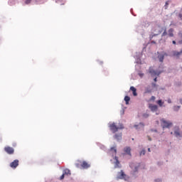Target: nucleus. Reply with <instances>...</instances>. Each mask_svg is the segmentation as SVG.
<instances>
[{
  "label": "nucleus",
  "instance_id": "obj_32",
  "mask_svg": "<svg viewBox=\"0 0 182 182\" xmlns=\"http://www.w3.org/2000/svg\"><path fill=\"white\" fill-rule=\"evenodd\" d=\"M172 43H173V45H176V41H172Z\"/></svg>",
  "mask_w": 182,
  "mask_h": 182
},
{
  "label": "nucleus",
  "instance_id": "obj_37",
  "mask_svg": "<svg viewBox=\"0 0 182 182\" xmlns=\"http://www.w3.org/2000/svg\"><path fill=\"white\" fill-rule=\"evenodd\" d=\"M180 103L182 105V99L180 100Z\"/></svg>",
  "mask_w": 182,
  "mask_h": 182
},
{
  "label": "nucleus",
  "instance_id": "obj_6",
  "mask_svg": "<svg viewBox=\"0 0 182 182\" xmlns=\"http://www.w3.org/2000/svg\"><path fill=\"white\" fill-rule=\"evenodd\" d=\"M4 151H6L7 154H14V153H15V150L11 146H5Z\"/></svg>",
  "mask_w": 182,
  "mask_h": 182
},
{
  "label": "nucleus",
  "instance_id": "obj_30",
  "mask_svg": "<svg viewBox=\"0 0 182 182\" xmlns=\"http://www.w3.org/2000/svg\"><path fill=\"white\" fill-rule=\"evenodd\" d=\"M151 100H156V97L152 96V97H151Z\"/></svg>",
  "mask_w": 182,
  "mask_h": 182
},
{
  "label": "nucleus",
  "instance_id": "obj_25",
  "mask_svg": "<svg viewBox=\"0 0 182 182\" xmlns=\"http://www.w3.org/2000/svg\"><path fill=\"white\" fill-rule=\"evenodd\" d=\"M139 154L140 156H144V154H146V150H142Z\"/></svg>",
  "mask_w": 182,
  "mask_h": 182
},
{
  "label": "nucleus",
  "instance_id": "obj_5",
  "mask_svg": "<svg viewBox=\"0 0 182 182\" xmlns=\"http://www.w3.org/2000/svg\"><path fill=\"white\" fill-rule=\"evenodd\" d=\"M117 180H124L125 181H127L129 180V176L124 173L123 171H121L118 173V175L117 176Z\"/></svg>",
  "mask_w": 182,
  "mask_h": 182
},
{
  "label": "nucleus",
  "instance_id": "obj_36",
  "mask_svg": "<svg viewBox=\"0 0 182 182\" xmlns=\"http://www.w3.org/2000/svg\"><path fill=\"white\" fill-rule=\"evenodd\" d=\"M135 128L138 129L137 127H139V125H134V126Z\"/></svg>",
  "mask_w": 182,
  "mask_h": 182
},
{
  "label": "nucleus",
  "instance_id": "obj_18",
  "mask_svg": "<svg viewBox=\"0 0 182 182\" xmlns=\"http://www.w3.org/2000/svg\"><path fill=\"white\" fill-rule=\"evenodd\" d=\"M158 58L159 59V62H163L164 60V55H158Z\"/></svg>",
  "mask_w": 182,
  "mask_h": 182
},
{
  "label": "nucleus",
  "instance_id": "obj_34",
  "mask_svg": "<svg viewBox=\"0 0 182 182\" xmlns=\"http://www.w3.org/2000/svg\"><path fill=\"white\" fill-rule=\"evenodd\" d=\"M154 82H157V77H155V78L154 79Z\"/></svg>",
  "mask_w": 182,
  "mask_h": 182
},
{
  "label": "nucleus",
  "instance_id": "obj_38",
  "mask_svg": "<svg viewBox=\"0 0 182 182\" xmlns=\"http://www.w3.org/2000/svg\"><path fill=\"white\" fill-rule=\"evenodd\" d=\"M148 151H151L150 150V148L148 149Z\"/></svg>",
  "mask_w": 182,
  "mask_h": 182
},
{
  "label": "nucleus",
  "instance_id": "obj_15",
  "mask_svg": "<svg viewBox=\"0 0 182 182\" xmlns=\"http://www.w3.org/2000/svg\"><path fill=\"white\" fill-rule=\"evenodd\" d=\"M149 73H151L152 76H156V75H160V73H157L154 70H149Z\"/></svg>",
  "mask_w": 182,
  "mask_h": 182
},
{
  "label": "nucleus",
  "instance_id": "obj_21",
  "mask_svg": "<svg viewBox=\"0 0 182 182\" xmlns=\"http://www.w3.org/2000/svg\"><path fill=\"white\" fill-rule=\"evenodd\" d=\"M157 105H159V106H160L161 107V106H163V105H164V102H161V100H159L157 101Z\"/></svg>",
  "mask_w": 182,
  "mask_h": 182
},
{
  "label": "nucleus",
  "instance_id": "obj_33",
  "mask_svg": "<svg viewBox=\"0 0 182 182\" xmlns=\"http://www.w3.org/2000/svg\"><path fill=\"white\" fill-rule=\"evenodd\" d=\"M179 36H180V38H182V33H179Z\"/></svg>",
  "mask_w": 182,
  "mask_h": 182
},
{
  "label": "nucleus",
  "instance_id": "obj_40",
  "mask_svg": "<svg viewBox=\"0 0 182 182\" xmlns=\"http://www.w3.org/2000/svg\"><path fill=\"white\" fill-rule=\"evenodd\" d=\"M171 134H173V132H171Z\"/></svg>",
  "mask_w": 182,
  "mask_h": 182
},
{
  "label": "nucleus",
  "instance_id": "obj_3",
  "mask_svg": "<svg viewBox=\"0 0 182 182\" xmlns=\"http://www.w3.org/2000/svg\"><path fill=\"white\" fill-rule=\"evenodd\" d=\"M161 127L163 129H170L173 126V122L167 121L164 119H161Z\"/></svg>",
  "mask_w": 182,
  "mask_h": 182
},
{
  "label": "nucleus",
  "instance_id": "obj_27",
  "mask_svg": "<svg viewBox=\"0 0 182 182\" xmlns=\"http://www.w3.org/2000/svg\"><path fill=\"white\" fill-rule=\"evenodd\" d=\"M65 178V175L63 173L62 176L60 177V180H63Z\"/></svg>",
  "mask_w": 182,
  "mask_h": 182
},
{
  "label": "nucleus",
  "instance_id": "obj_39",
  "mask_svg": "<svg viewBox=\"0 0 182 182\" xmlns=\"http://www.w3.org/2000/svg\"><path fill=\"white\" fill-rule=\"evenodd\" d=\"M149 140H151V138H150V136H149Z\"/></svg>",
  "mask_w": 182,
  "mask_h": 182
},
{
  "label": "nucleus",
  "instance_id": "obj_8",
  "mask_svg": "<svg viewBox=\"0 0 182 182\" xmlns=\"http://www.w3.org/2000/svg\"><path fill=\"white\" fill-rule=\"evenodd\" d=\"M124 151L125 152L126 154H128L129 156H132V149L130 146H127L124 149Z\"/></svg>",
  "mask_w": 182,
  "mask_h": 182
},
{
  "label": "nucleus",
  "instance_id": "obj_4",
  "mask_svg": "<svg viewBox=\"0 0 182 182\" xmlns=\"http://www.w3.org/2000/svg\"><path fill=\"white\" fill-rule=\"evenodd\" d=\"M155 31H157L156 35H160V33H161V32H163V31H164V33L161 35L162 38H163V36H167V30L164 28H162L160 26H158L157 27H156Z\"/></svg>",
  "mask_w": 182,
  "mask_h": 182
},
{
  "label": "nucleus",
  "instance_id": "obj_13",
  "mask_svg": "<svg viewBox=\"0 0 182 182\" xmlns=\"http://www.w3.org/2000/svg\"><path fill=\"white\" fill-rule=\"evenodd\" d=\"M114 139H115L116 140H122V133L116 134L114 136Z\"/></svg>",
  "mask_w": 182,
  "mask_h": 182
},
{
  "label": "nucleus",
  "instance_id": "obj_35",
  "mask_svg": "<svg viewBox=\"0 0 182 182\" xmlns=\"http://www.w3.org/2000/svg\"><path fill=\"white\" fill-rule=\"evenodd\" d=\"M168 103H171V100H168Z\"/></svg>",
  "mask_w": 182,
  "mask_h": 182
},
{
  "label": "nucleus",
  "instance_id": "obj_16",
  "mask_svg": "<svg viewBox=\"0 0 182 182\" xmlns=\"http://www.w3.org/2000/svg\"><path fill=\"white\" fill-rule=\"evenodd\" d=\"M182 55V50L180 52L178 51H173V56H181Z\"/></svg>",
  "mask_w": 182,
  "mask_h": 182
},
{
  "label": "nucleus",
  "instance_id": "obj_14",
  "mask_svg": "<svg viewBox=\"0 0 182 182\" xmlns=\"http://www.w3.org/2000/svg\"><path fill=\"white\" fill-rule=\"evenodd\" d=\"M63 173L65 175V176H70V170L68 169V168H65L63 170Z\"/></svg>",
  "mask_w": 182,
  "mask_h": 182
},
{
  "label": "nucleus",
  "instance_id": "obj_23",
  "mask_svg": "<svg viewBox=\"0 0 182 182\" xmlns=\"http://www.w3.org/2000/svg\"><path fill=\"white\" fill-rule=\"evenodd\" d=\"M115 160H116V166H117V167H119V165L120 164V162L117 159V156H115Z\"/></svg>",
  "mask_w": 182,
  "mask_h": 182
},
{
  "label": "nucleus",
  "instance_id": "obj_10",
  "mask_svg": "<svg viewBox=\"0 0 182 182\" xmlns=\"http://www.w3.org/2000/svg\"><path fill=\"white\" fill-rule=\"evenodd\" d=\"M174 29L173 28H169L168 31V35L170 38H173L174 36Z\"/></svg>",
  "mask_w": 182,
  "mask_h": 182
},
{
  "label": "nucleus",
  "instance_id": "obj_24",
  "mask_svg": "<svg viewBox=\"0 0 182 182\" xmlns=\"http://www.w3.org/2000/svg\"><path fill=\"white\" fill-rule=\"evenodd\" d=\"M142 117H144V119H147V117H149V114L147 113L143 114Z\"/></svg>",
  "mask_w": 182,
  "mask_h": 182
},
{
  "label": "nucleus",
  "instance_id": "obj_31",
  "mask_svg": "<svg viewBox=\"0 0 182 182\" xmlns=\"http://www.w3.org/2000/svg\"><path fill=\"white\" fill-rule=\"evenodd\" d=\"M179 18L182 20V14H179Z\"/></svg>",
  "mask_w": 182,
  "mask_h": 182
},
{
  "label": "nucleus",
  "instance_id": "obj_19",
  "mask_svg": "<svg viewBox=\"0 0 182 182\" xmlns=\"http://www.w3.org/2000/svg\"><path fill=\"white\" fill-rule=\"evenodd\" d=\"M124 101L126 102V105H129V102H130V97L125 96Z\"/></svg>",
  "mask_w": 182,
  "mask_h": 182
},
{
  "label": "nucleus",
  "instance_id": "obj_7",
  "mask_svg": "<svg viewBox=\"0 0 182 182\" xmlns=\"http://www.w3.org/2000/svg\"><path fill=\"white\" fill-rule=\"evenodd\" d=\"M18 166H19V160L18 159L14 160L13 162L10 164V167L11 168H16Z\"/></svg>",
  "mask_w": 182,
  "mask_h": 182
},
{
  "label": "nucleus",
  "instance_id": "obj_22",
  "mask_svg": "<svg viewBox=\"0 0 182 182\" xmlns=\"http://www.w3.org/2000/svg\"><path fill=\"white\" fill-rule=\"evenodd\" d=\"M151 86L152 87H151L153 90L154 89H157V85L156 84V83H154V82H152L151 83Z\"/></svg>",
  "mask_w": 182,
  "mask_h": 182
},
{
  "label": "nucleus",
  "instance_id": "obj_29",
  "mask_svg": "<svg viewBox=\"0 0 182 182\" xmlns=\"http://www.w3.org/2000/svg\"><path fill=\"white\" fill-rule=\"evenodd\" d=\"M139 126H141V127H144V124L143 122L139 123Z\"/></svg>",
  "mask_w": 182,
  "mask_h": 182
},
{
  "label": "nucleus",
  "instance_id": "obj_20",
  "mask_svg": "<svg viewBox=\"0 0 182 182\" xmlns=\"http://www.w3.org/2000/svg\"><path fill=\"white\" fill-rule=\"evenodd\" d=\"M110 151H112L114 154L117 153V149H116V147H112L110 148Z\"/></svg>",
  "mask_w": 182,
  "mask_h": 182
},
{
  "label": "nucleus",
  "instance_id": "obj_26",
  "mask_svg": "<svg viewBox=\"0 0 182 182\" xmlns=\"http://www.w3.org/2000/svg\"><path fill=\"white\" fill-rule=\"evenodd\" d=\"M31 2H32V0H26L25 4L28 5V4H31Z\"/></svg>",
  "mask_w": 182,
  "mask_h": 182
},
{
  "label": "nucleus",
  "instance_id": "obj_2",
  "mask_svg": "<svg viewBox=\"0 0 182 182\" xmlns=\"http://www.w3.org/2000/svg\"><path fill=\"white\" fill-rule=\"evenodd\" d=\"M75 166L77 168H89L90 167V164H89L86 161H78L77 163L75 164Z\"/></svg>",
  "mask_w": 182,
  "mask_h": 182
},
{
  "label": "nucleus",
  "instance_id": "obj_12",
  "mask_svg": "<svg viewBox=\"0 0 182 182\" xmlns=\"http://www.w3.org/2000/svg\"><path fill=\"white\" fill-rule=\"evenodd\" d=\"M130 90H132L133 93V96H137V90L134 87H130Z\"/></svg>",
  "mask_w": 182,
  "mask_h": 182
},
{
  "label": "nucleus",
  "instance_id": "obj_11",
  "mask_svg": "<svg viewBox=\"0 0 182 182\" xmlns=\"http://www.w3.org/2000/svg\"><path fill=\"white\" fill-rule=\"evenodd\" d=\"M151 92H153V88L151 87V86L149 85L146 87L145 93H151Z\"/></svg>",
  "mask_w": 182,
  "mask_h": 182
},
{
  "label": "nucleus",
  "instance_id": "obj_9",
  "mask_svg": "<svg viewBox=\"0 0 182 182\" xmlns=\"http://www.w3.org/2000/svg\"><path fill=\"white\" fill-rule=\"evenodd\" d=\"M149 107L151 110V112H157V105H153V104H150Z\"/></svg>",
  "mask_w": 182,
  "mask_h": 182
},
{
  "label": "nucleus",
  "instance_id": "obj_28",
  "mask_svg": "<svg viewBox=\"0 0 182 182\" xmlns=\"http://www.w3.org/2000/svg\"><path fill=\"white\" fill-rule=\"evenodd\" d=\"M180 109V106L174 107V110H178Z\"/></svg>",
  "mask_w": 182,
  "mask_h": 182
},
{
  "label": "nucleus",
  "instance_id": "obj_17",
  "mask_svg": "<svg viewBox=\"0 0 182 182\" xmlns=\"http://www.w3.org/2000/svg\"><path fill=\"white\" fill-rule=\"evenodd\" d=\"M174 134L176 137H181V134H180V131L178 129L174 132Z\"/></svg>",
  "mask_w": 182,
  "mask_h": 182
},
{
  "label": "nucleus",
  "instance_id": "obj_1",
  "mask_svg": "<svg viewBox=\"0 0 182 182\" xmlns=\"http://www.w3.org/2000/svg\"><path fill=\"white\" fill-rule=\"evenodd\" d=\"M109 130L112 132V133H116L117 132H119V130H122V129H124V127L123 126V124H119V126L116 125V123L112 122L109 124Z\"/></svg>",
  "mask_w": 182,
  "mask_h": 182
}]
</instances>
